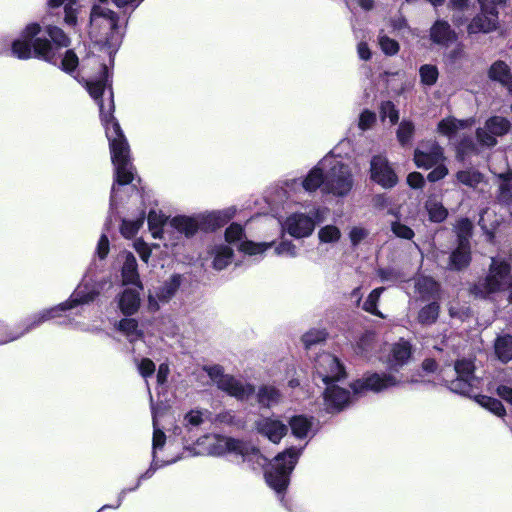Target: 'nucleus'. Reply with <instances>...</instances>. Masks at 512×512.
Listing matches in <instances>:
<instances>
[{
	"label": "nucleus",
	"instance_id": "obj_1",
	"mask_svg": "<svg viewBox=\"0 0 512 512\" xmlns=\"http://www.w3.org/2000/svg\"><path fill=\"white\" fill-rule=\"evenodd\" d=\"M100 76L85 82L90 96L97 102L102 124L109 141L111 160L114 165L115 182L111 189L110 206L118 203L119 187L130 184L134 179V167L130 161V149L119 123L113 116L114 102L109 71L100 63Z\"/></svg>",
	"mask_w": 512,
	"mask_h": 512
},
{
	"label": "nucleus",
	"instance_id": "obj_2",
	"mask_svg": "<svg viewBox=\"0 0 512 512\" xmlns=\"http://www.w3.org/2000/svg\"><path fill=\"white\" fill-rule=\"evenodd\" d=\"M510 264L504 260L491 258L489 272L470 289L471 294L479 298H487L500 291H509L508 301L512 303V275Z\"/></svg>",
	"mask_w": 512,
	"mask_h": 512
},
{
	"label": "nucleus",
	"instance_id": "obj_3",
	"mask_svg": "<svg viewBox=\"0 0 512 512\" xmlns=\"http://www.w3.org/2000/svg\"><path fill=\"white\" fill-rule=\"evenodd\" d=\"M303 448L290 447L279 453L271 462L269 468L265 472L267 484L277 493L286 490L290 474L298 462Z\"/></svg>",
	"mask_w": 512,
	"mask_h": 512
},
{
	"label": "nucleus",
	"instance_id": "obj_4",
	"mask_svg": "<svg viewBox=\"0 0 512 512\" xmlns=\"http://www.w3.org/2000/svg\"><path fill=\"white\" fill-rule=\"evenodd\" d=\"M353 186L354 178L349 165L331 154V161L326 171L324 193L344 198L351 192Z\"/></svg>",
	"mask_w": 512,
	"mask_h": 512
},
{
	"label": "nucleus",
	"instance_id": "obj_5",
	"mask_svg": "<svg viewBox=\"0 0 512 512\" xmlns=\"http://www.w3.org/2000/svg\"><path fill=\"white\" fill-rule=\"evenodd\" d=\"M46 34L51 40L43 37L34 40L35 58L57 65L60 59V50L70 45V38L61 28L54 25L46 26Z\"/></svg>",
	"mask_w": 512,
	"mask_h": 512
},
{
	"label": "nucleus",
	"instance_id": "obj_6",
	"mask_svg": "<svg viewBox=\"0 0 512 512\" xmlns=\"http://www.w3.org/2000/svg\"><path fill=\"white\" fill-rule=\"evenodd\" d=\"M99 294L94 286L88 283L80 284L70 298L54 307L44 309L37 313L32 326H40L44 322L60 317L61 312L71 310L74 307L92 302Z\"/></svg>",
	"mask_w": 512,
	"mask_h": 512
},
{
	"label": "nucleus",
	"instance_id": "obj_7",
	"mask_svg": "<svg viewBox=\"0 0 512 512\" xmlns=\"http://www.w3.org/2000/svg\"><path fill=\"white\" fill-rule=\"evenodd\" d=\"M322 221V210L313 208L309 213L294 212L282 222V231L295 239L307 238L315 230L317 223Z\"/></svg>",
	"mask_w": 512,
	"mask_h": 512
},
{
	"label": "nucleus",
	"instance_id": "obj_8",
	"mask_svg": "<svg viewBox=\"0 0 512 512\" xmlns=\"http://www.w3.org/2000/svg\"><path fill=\"white\" fill-rule=\"evenodd\" d=\"M475 365L471 359H460L454 364L455 378L443 377L446 386L454 393L470 395L477 388L479 379L474 374Z\"/></svg>",
	"mask_w": 512,
	"mask_h": 512
},
{
	"label": "nucleus",
	"instance_id": "obj_9",
	"mask_svg": "<svg viewBox=\"0 0 512 512\" xmlns=\"http://www.w3.org/2000/svg\"><path fill=\"white\" fill-rule=\"evenodd\" d=\"M199 229L198 216H175L169 220L164 229L166 235H168L165 245L176 246L184 238L193 237Z\"/></svg>",
	"mask_w": 512,
	"mask_h": 512
},
{
	"label": "nucleus",
	"instance_id": "obj_10",
	"mask_svg": "<svg viewBox=\"0 0 512 512\" xmlns=\"http://www.w3.org/2000/svg\"><path fill=\"white\" fill-rule=\"evenodd\" d=\"M315 374L325 386L345 379L346 371L339 359L330 353H321L315 359Z\"/></svg>",
	"mask_w": 512,
	"mask_h": 512
},
{
	"label": "nucleus",
	"instance_id": "obj_11",
	"mask_svg": "<svg viewBox=\"0 0 512 512\" xmlns=\"http://www.w3.org/2000/svg\"><path fill=\"white\" fill-rule=\"evenodd\" d=\"M331 161V153L323 157L316 166H314L306 175L304 179H291L285 182L287 188L293 189L296 186H302V188L309 192H315L321 188L324 193V183L326 182V171Z\"/></svg>",
	"mask_w": 512,
	"mask_h": 512
},
{
	"label": "nucleus",
	"instance_id": "obj_12",
	"mask_svg": "<svg viewBox=\"0 0 512 512\" xmlns=\"http://www.w3.org/2000/svg\"><path fill=\"white\" fill-rule=\"evenodd\" d=\"M41 32V26L38 23L26 25L20 34V38L11 43V53L20 60H28L35 57L33 43Z\"/></svg>",
	"mask_w": 512,
	"mask_h": 512
},
{
	"label": "nucleus",
	"instance_id": "obj_13",
	"mask_svg": "<svg viewBox=\"0 0 512 512\" xmlns=\"http://www.w3.org/2000/svg\"><path fill=\"white\" fill-rule=\"evenodd\" d=\"M399 384V380L390 374L372 373L352 383L351 388L355 395L369 390L375 393L382 392Z\"/></svg>",
	"mask_w": 512,
	"mask_h": 512
},
{
	"label": "nucleus",
	"instance_id": "obj_14",
	"mask_svg": "<svg viewBox=\"0 0 512 512\" xmlns=\"http://www.w3.org/2000/svg\"><path fill=\"white\" fill-rule=\"evenodd\" d=\"M445 161L443 148L435 141H423L414 151V162L418 168L431 169Z\"/></svg>",
	"mask_w": 512,
	"mask_h": 512
},
{
	"label": "nucleus",
	"instance_id": "obj_15",
	"mask_svg": "<svg viewBox=\"0 0 512 512\" xmlns=\"http://www.w3.org/2000/svg\"><path fill=\"white\" fill-rule=\"evenodd\" d=\"M371 179L385 189L394 187L398 182V177L389 163L388 159L382 155H375L370 162Z\"/></svg>",
	"mask_w": 512,
	"mask_h": 512
},
{
	"label": "nucleus",
	"instance_id": "obj_16",
	"mask_svg": "<svg viewBox=\"0 0 512 512\" xmlns=\"http://www.w3.org/2000/svg\"><path fill=\"white\" fill-rule=\"evenodd\" d=\"M244 236V230L240 224L232 223L229 227L226 228L225 231V240L226 242L232 244L239 242L238 249L239 251L247 254V255H258L263 254L268 248L272 246L271 243H255L249 240H242Z\"/></svg>",
	"mask_w": 512,
	"mask_h": 512
},
{
	"label": "nucleus",
	"instance_id": "obj_17",
	"mask_svg": "<svg viewBox=\"0 0 512 512\" xmlns=\"http://www.w3.org/2000/svg\"><path fill=\"white\" fill-rule=\"evenodd\" d=\"M510 129V122L508 119L493 116L489 118L483 128H478L476 137L478 141L487 147H493L497 144L496 137L506 134Z\"/></svg>",
	"mask_w": 512,
	"mask_h": 512
},
{
	"label": "nucleus",
	"instance_id": "obj_18",
	"mask_svg": "<svg viewBox=\"0 0 512 512\" xmlns=\"http://www.w3.org/2000/svg\"><path fill=\"white\" fill-rule=\"evenodd\" d=\"M208 438L211 441L209 444V453L212 455L220 456L226 453H233L244 457L249 453L250 449H252L247 443L234 438L221 435H213Z\"/></svg>",
	"mask_w": 512,
	"mask_h": 512
},
{
	"label": "nucleus",
	"instance_id": "obj_19",
	"mask_svg": "<svg viewBox=\"0 0 512 512\" xmlns=\"http://www.w3.org/2000/svg\"><path fill=\"white\" fill-rule=\"evenodd\" d=\"M217 387L241 401L247 400L255 391L251 384L244 383L230 375L218 379Z\"/></svg>",
	"mask_w": 512,
	"mask_h": 512
},
{
	"label": "nucleus",
	"instance_id": "obj_20",
	"mask_svg": "<svg viewBox=\"0 0 512 512\" xmlns=\"http://www.w3.org/2000/svg\"><path fill=\"white\" fill-rule=\"evenodd\" d=\"M324 400L329 412H339L350 403L351 394L337 383H333L325 386Z\"/></svg>",
	"mask_w": 512,
	"mask_h": 512
},
{
	"label": "nucleus",
	"instance_id": "obj_21",
	"mask_svg": "<svg viewBox=\"0 0 512 512\" xmlns=\"http://www.w3.org/2000/svg\"><path fill=\"white\" fill-rule=\"evenodd\" d=\"M90 25L95 29L109 30L113 32L117 29L118 16L107 7L94 5L90 12Z\"/></svg>",
	"mask_w": 512,
	"mask_h": 512
},
{
	"label": "nucleus",
	"instance_id": "obj_22",
	"mask_svg": "<svg viewBox=\"0 0 512 512\" xmlns=\"http://www.w3.org/2000/svg\"><path fill=\"white\" fill-rule=\"evenodd\" d=\"M181 284L180 275H173L157 288L155 293H149L148 305L151 310H158L160 302H168L179 289Z\"/></svg>",
	"mask_w": 512,
	"mask_h": 512
},
{
	"label": "nucleus",
	"instance_id": "obj_23",
	"mask_svg": "<svg viewBox=\"0 0 512 512\" xmlns=\"http://www.w3.org/2000/svg\"><path fill=\"white\" fill-rule=\"evenodd\" d=\"M498 11H492L490 8L484 7L481 13L475 16L468 25L470 34L488 33L497 28Z\"/></svg>",
	"mask_w": 512,
	"mask_h": 512
},
{
	"label": "nucleus",
	"instance_id": "obj_24",
	"mask_svg": "<svg viewBox=\"0 0 512 512\" xmlns=\"http://www.w3.org/2000/svg\"><path fill=\"white\" fill-rule=\"evenodd\" d=\"M257 431L273 443H279L287 433V426L274 418H262L256 423Z\"/></svg>",
	"mask_w": 512,
	"mask_h": 512
},
{
	"label": "nucleus",
	"instance_id": "obj_25",
	"mask_svg": "<svg viewBox=\"0 0 512 512\" xmlns=\"http://www.w3.org/2000/svg\"><path fill=\"white\" fill-rule=\"evenodd\" d=\"M47 4L52 9L63 6L65 25L72 28L77 25L78 15L82 8L79 0H47Z\"/></svg>",
	"mask_w": 512,
	"mask_h": 512
},
{
	"label": "nucleus",
	"instance_id": "obj_26",
	"mask_svg": "<svg viewBox=\"0 0 512 512\" xmlns=\"http://www.w3.org/2000/svg\"><path fill=\"white\" fill-rule=\"evenodd\" d=\"M142 289H138L136 286L134 288L125 289L118 298V306L120 311L126 315L130 316L136 313L140 307V291Z\"/></svg>",
	"mask_w": 512,
	"mask_h": 512
},
{
	"label": "nucleus",
	"instance_id": "obj_27",
	"mask_svg": "<svg viewBox=\"0 0 512 512\" xmlns=\"http://www.w3.org/2000/svg\"><path fill=\"white\" fill-rule=\"evenodd\" d=\"M233 216L230 210L213 211L207 214L198 215L200 229L214 231L224 226Z\"/></svg>",
	"mask_w": 512,
	"mask_h": 512
},
{
	"label": "nucleus",
	"instance_id": "obj_28",
	"mask_svg": "<svg viewBox=\"0 0 512 512\" xmlns=\"http://www.w3.org/2000/svg\"><path fill=\"white\" fill-rule=\"evenodd\" d=\"M36 317L37 313L27 318L16 330H11L6 324L0 322V345L17 340L21 336L36 328L37 326H32V323Z\"/></svg>",
	"mask_w": 512,
	"mask_h": 512
},
{
	"label": "nucleus",
	"instance_id": "obj_29",
	"mask_svg": "<svg viewBox=\"0 0 512 512\" xmlns=\"http://www.w3.org/2000/svg\"><path fill=\"white\" fill-rule=\"evenodd\" d=\"M455 32L451 29L448 22L438 20L430 29V39L433 43L448 46L455 39Z\"/></svg>",
	"mask_w": 512,
	"mask_h": 512
},
{
	"label": "nucleus",
	"instance_id": "obj_30",
	"mask_svg": "<svg viewBox=\"0 0 512 512\" xmlns=\"http://www.w3.org/2000/svg\"><path fill=\"white\" fill-rule=\"evenodd\" d=\"M122 281L124 285L131 284L138 289H143L139 279L138 264L135 256L128 252L125 255V260L122 266Z\"/></svg>",
	"mask_w": 512,
	"mask_h": 512
},
{
	"label": "nucleus",
	"instance_id": "obj_31",
	"mask_svg": "<svg viewBox=\"0 0 512 512\" xmlns=\"http://www.w3.org/2000/svg\"><path fill=\"white\" fill-rule=\"evenodd\" d=\"M411 352V344L401 339L399 342L395 343L391 349L390 366L395 370L402 367L409 361Z\"/></svg>",
	"mask_w": 512,
	"mask_h": 512
},
{
	"label": "nucleus",
	"instance_id": "obj_32",
	"mask_svg": "<svg viewBox=\"0 0 512 512\" xmlns=\"http://www.w3.org/2000/svg\"><path fill=\"white\" fill-rule=\"evenodd\" d=\"M169 220L170 219H168L160 211L150 210L147 221L149 229L154 238H160L166 242L168 235H166L164 229L166 228V224L169 222Z\"/></svg>",
	"mask_w": 512,
	"mask_h": 512
},
{
	"label": "nucleus",
	"instance_id": "obj_33",
	"mask_svg": "<svg viewBox=\"0 0 512 512\" xmlns=\"http://www.w3.org/2000/svg\"><path fill=\"white\" fill-rule=\"evenodd\" d=\"M489 77L499 81L508 90L512 91V75L508 65L503 61H496L489 69Z\"/></svg>",
	"mask_w": 512,
	"mask_h": 512
},
{
	"label": "nucleus",
	"instance_id": "obj_34",
	"mask_svg": "<svg viewBox=\"0 0 512 512\" xmlns=\"http://www.w3.org/2000/svg\"><path fill=\"white\" fill-rule=\"evenodd\" d=\"M115 327L124 334L131 343L143 337V331L139 328L138 322L134 318H123L116 323Z\"/></svg>",
	"mask_w": 512,
	"mask_h": 512
},
{
	"label": "nucleus",
	"instance_id": "obj_35",
	"mask_svg": "<svg viewBox=\"0 0 512 512\" xmlns=\"http://www.w3.org/2000/svg\"><path fill=\"white\" fill-rule=\"evenodd\" d=\"M312 424V418L303 415L294 416L289 421L292 434L298 439H304L310 435Z\"/></svg>",
	"mask_w": 512,
	"mask_h": 512
},
{
	"label": "nucleus",
	"instance_id": "obj_36",
	"mask_svg": "<svg viewBox=\"0 0 512 512\" xmlns=\"http://www.w3.org/2000/svg\"><path fill=\"white\" fill-rule=\"evenodd\" d=\"M213 268L216 270L225 269L233 259V250L225 244L216 245L212 250Z\"/></svg>",
	"mask_w": 512,
	"mask_h": 512
},
{
	"label": "nucleus",
	"instance_id": "obj_37",
	"mask_svg": "<svg viewBox=\"0 0 512 512\" xmlns=\"http://www.w3.org/2000/svg\"><path fill=\"white\" fill-rule=\"evenodd\" d=\"M257 400L261 406L270 408L280 402L281 393L274 386L263 385L257 392Z\"/></svg>",
	"mask_w": 512,
	"mask_h": 512
},
{
	"label": "nucleus",
	"instance_id": "obj_38",
	"mask_svg": "<svg viewBox=\"0 0 512 512\" xmlns=\"http://www.w3.org/2000/svg\"><path fill=\"white\" fill-rule=\"evenodd\" d=\"M440 313V305L433 301L423 306L417 315V321L422 326H431L436 323Z\"/></svg>",
	"mask_w": 512,
	"mask_h": 512
},
{
	"label": "nucleus",
	"instance_id": "obj_39",
	"mask_svg": "<svg viewBox=\"0 0 512 512\" xmlns=\"http://www.w3.org/2000/svg\"><path fill=\"white\" fill-rule=\"evenodd\" d=\"M415 289L423 300H429L438 293L439 285L433 278L421 276L416 280Z\"/></svg>",
	"mask_w": 512,
	"mask_h": 512
},
{
	"label": "nucleus",
	"instance_id": "obj_40",
	"mask_svg": "<svg viewBox=\"0 0 512 512\" xmlns=\"http://www.w3.org/2000/svg\"><path fill=\"white\" fill-rule=\"evenodd\" d=\"M471 260L470 245L458 244L450 256V265L456 270L466 267Z\"/></svg>",
	"mask_w": 512,
	"mask_h": 512
},
{
	"label": "nucleus",
	"instance_id": "obj_41",
	"mask_svg": "<svg viewBox=\"0 0 512 512\" xmlns=\"http://www.w3.org/2000/svg\"><path fill=\"white\" fill-rule=\"evenodd\" d=\"M495 353L499 360L506 363L512 360V336H499L495 341Z\"/></svg>",
	"mask_w": 512,
	"mask_h": 512
},
{
	"label": "nucleus",
	"instance_id": "obj_42",
	"mask_svg": "<svg viewBox=\"0 0 512 512\" xmlns=\"http://www.w3.org/2000/svg\"><path fill=\"white\" fill-rule=\"evenodd\" d=\"M429 220L435 223L443 222L447 216L448 211L443 204L435 199H428L425 203Z\"/></svg>",
	"mask_w": 512,
	"mask_h": 512
},
{
	"label": "nucleus",
	"instance_id": "obj_43",
	"mask_svg": "<svg viewBox=\"0 0 512 512\" xmlns=\"http://www.w3.org/2000/svg\"><path fill=\"white\" fill-rule=\"evenodd\" d=\"M384 290V287H378L372 290L364 301L362 309L372 315L384 318L385 316L377 308L378 302Z\"/></svg>",
	"mask_w": 512,
	"mask_h": 512
},
{
	"label": "nucleus",
	"instance_id": "obj_44",
	"mask_svg": "<svg viewBox=\"0 0 512 512\" xmlns=\"http://www.w3.org/2000/svg\"><path fill=\"white\" fill-rule=\"evenodd\" d=\"M375 335L372 332H365L359 338L354 350L357 355L369 358L374 349Z\"/></svg>",
	"mask_w": 512,
	"mask_h": 512
},
{
	"label": "nucleus",
	"instance_id": "obj_45",
	"mask_svg": "<svg viewBox=\"0 0 512 512\" xmlns=\"http://www.w3.org/2000/svg\"><path fill=\"white\" fill-rule=\"evenodd\" d=\"M456 179L459 183L475 188L479 183L482 182L483 176L480 172L474 169L461 170L456 173Z\"/></svg>",
	"mask_w": 512,
	"mask_h": 512
},
{
	"label": "nucleus",
	"instance_id": "obj_46",
	"mask_svg": "<svg viewBox=\"0 0 512 512\" xmlns=\"http://www.w3.org/2000/svg\"><path fill=\"white\" fill-rule=\"evenodd\" d=\"M341 238V231L335 225H325L318 231V239L321 244H335Z\"/></svg>",
	"mask_w": 512,
	"mask_h": 512
},
{
	"label": "nucleus",
	"instance_id": "obj_47",
	"mask_svg": "<svg viewBox=\"0 0 512 512\" xmlns=\"http://www.w3.org/2000/svg\"><path fill=\"white\" fill-rule=\"evenodd\" d=\"M145 219L144 212L141 213L140 217L129 220V219H123L121 224V234L125 238H132L134 237L137 232L139 231L140 227L143 225Z\"/></svg>",
	"mask_w": 512,
	"mask_h": 512
},
{
	"label": "nucleus",
	"instance_id": "obj_48",
	"mask_svg": "<svg viewBox=\"0 0 512 512\" xmlns=\"http://www.w3.org/2000/svg\"><path fill=\"white\" fill-rule=\"evenodd\" d=\"M152 417H153V439H152V457L157 456V451L161 450L166 443V435L165 433L157 427L156 417L157 410L152 407Z\"/></svg>",
	"mask_w": 512,
	"mask_h": 512
},
{
	"label": "nucleus",
	"instance_id": "obj_49",
	"mask_svg": "<svg viewBox=\"0 0 512 512\" xmlns=\"http://www.w3.org/2000/svg\"><path fill=\"white\" fill-rule=\"evenodd\" d=\"M472 223L467 218H462L457 221L455 225V231L458 238V244H469V238L472 232Z\"/></svg>",
	"mask_w": 512,
	"mask_h": 512
},
{
	"label": "nucleus",
	"instance_id": "obj_50",
	"mask_svg": "<svg viewBox=\"0 0 512 512\" xmlns=\"http://www.w3.org/2000/svg\"><path fill=\"white\" fill-rule=\"evenodd\" d=\"M419 76L423 85L432 86L438 80V68L432 64H424L419 69Z\"/></svg>",
	"mask_w": 512,
	"mask_h": 512
},
{
	"label": "nucleus",
	"instance_id": "obj_51",
	"mask_svg": "<svg viewBox=\"0 0 512 512\" xmlns=\"http://www.w3.org/2000/svg\"><path fill=\"white\" fill-rule=\"evenodd\" d=\"M79 64V59L75 52L72 49H68L65 51L64 55L60 54V59L57 65H60V68L66 73L71 74L75 71Z\"/></svg>",
	"mask_w": 512,
	"mask_h": 512
},
{
	"label": "nucleus",
	"instance_id": "obj_52",
	"mask_svg": "<svg viewBox=\"0 0 512 512\" xmlns=\"http://www.w3.org/2000/svg\"><path fill=\"white\" fill-rule=\"evenodd\" d=\"M415 127L411 121L403 120L397 129V139L401 146L408 145L414 135Z\"/></svg>",
	"mask_w": 512,
	"mask_h": 512
},
{
	"label": "nucleus",
	"instance_id": "obj_53",
	"mask_svg": "<svg viewBox=\"0 0 512 512\" xmlns=\"http://www.w3.org/2000/svg\"><path fill=\"white\" fill-rule=\"evenodd\" d=\"M210 416L211 412L208 410L193 409L185 414L184 421L187 426L197 427Z\"/></svg>",
	"mask_w": 512,
	"mask_h": 512
},
{
	"label": "nucleus",
	"instance_id": "obj_54",
	"mask_svg": "<svg viewBox=\"0 0 512 512\" xmlns=\"http://www.w3.org/2000/svg\"><path fill=\"white\" fill-rule=\"evenodd\" d=\"M327 333L322 329H312L306 332L302 336V342L306 349H311L313 345H316L326 339Z\"/></svg>",
	"mask_w": 512,
	"mask_h": 512
},
{
	"label": "nucleus",
	"instance_id": "obj_55",
	"mask_svg": "<svg viewBox=\"0 0 512 512\" xmlns=\"http://www.w3.org/2000/svg\"><path fill=\"white\" fill-rule=\"evenodd\" d=\"M274 252L277 256L296 258L299 255L297 246L291 240H282L275 246Z\"/></svg>",
	"mask_w": 512,
	"mask_h": 512
},
{
	"label": "nucleus",
	"instance_id": "obj_56",
	"mask_svg": "<svg viewBox=\"0 0 512 512\" xmlns=\"http://www.w3.org/2000/svg\"><path fill=\"white\" fill-rule=\"evenodd\" d=\"M478 403L482 407L488 409L489 411H491L492 413H494L497 416H503L505 414L504 406L501 403V401H499L498 399L488 397V396H481L478 399Z\"/></svg>",
	"mask_w": 512,
	"mask_h": 512
},
{
	"label": "nucleus",
	"instance_id": "obj_57",
	"mask_svg": "<svg viewBox=\"0 0 512 512\" xmlns=\"http://www.w3.org/2000/svg\"><path fill=\"white\" fill-rule=\"evenodd\" d=\"M380 116L384 120L388 118L392 124L399 120V112L391 101H385L380 106Z\"/></svg>",
	"mask_w": 512,
	"mask_h": 512
},
{
	"label": "nucleus",
	"instance_id": "obj_58",
	"mask_svg": "<svg viewBox=\"0 0 512 512\" xmlns=\"http://www.w3.org/2000/svg\"><path fill=\"white\" fill-rule=\"evenodd\" d=\"M173 462L175 460L164 462L159 460L157 456H153L149 468L139 476L138 480L142 482L143 480L150 479L158 469Z\"/></svg>",
	"mask_w": 512,
	"mask_h": 512
},
{
	"label": "nucleus",
	"instance_id": "obj_59",
	"mask_svg": "<svg viewBox=\"0 0 512 512\" xmlns=\"http://www.w3.org/2000/svg\"><path fill=\"white\" fill-rule=\"evenodd\" d=\"M379 45L382 51L389 56L395 55L399 51V44L396 40L389 38L386 35L379 37Z\"/></svg>",
	"mask_w": 512,
	"mask_h": 512
},
{
	"label": "nucleus",
	"instance_id": "obj_60",
	"mask_svg": "<svg viewBox=\"0 0 512 512\" xmlns=\"http://www.w3.org/2000/svg\"><path fill=\"white\" fill-rule=\"evenodd\" d=\"M459 128V122L455 119H443L438 124V131L439 133L451 136L454 134Z\"/></svg>",
	"mask_w": 512,
	"mask_h": 512
},
{
	"label": "nucleus",
	"instance_id": "obj_61",
	"mask_svg": "<svg viewBox=\"0 0 512 512\" xmlns=\"http://www.w3.org/2000/svg\"><path fill=\"white\" fill-rule=\"evenodd\" d=\"M378 276L382 282L397 283L403 281L400 272L392 268H383L378 270Z\"/></svg>",
	"mask_w": 512,
	"mask_h": 512
},
{
	"label": "nucleus",
	"instance_id": "obj_62",
	"mask_svg": "<svg viewBox=\"0 0 512 512\" xmlns=\"http://www.w3.org/2000/svg\"><path fill=\"white\" fill-rule=\"evenodd\" d=\"M376 121V114L370 110H364L359 117L358 127L362 131L370 129Z\"/></svg>",
	"mask_w": 512,
	"mask_h": 512
},
{
	"label": "nucleus",
	"instance_id": "obj_63",
	"mask_svg": "<svg viewBox=\"0 0 512 512\" xmlns=\"http://www.w3.org/2000/svg\"><path fill=\"white\" fill-rule=\"evenodd\" d=\"M393 233L403 239L410 240L414 237V231L405 224L394 222L391 227Z\"/></svg>",
	"mask_w": 512,
	"mask_h": 512
},
{
	"label": "nucleus",
	"instance_id": "obj_64",
	"mask_svg": "<svg viewBox=\"0 0 512 512\" xmlns=\"http://www.w3.org/2000/svg\"><path fill=\"white\" fill-rule=\"evenodd\" d=\"M448 174V168L445 166L444 162H440V164H436L433 167V170L429 172L427 175V180L429 182H437L443 179Z\"/></svg>",
	"mask_w": 512,
	"mask_h": 512
}]
</instances>
